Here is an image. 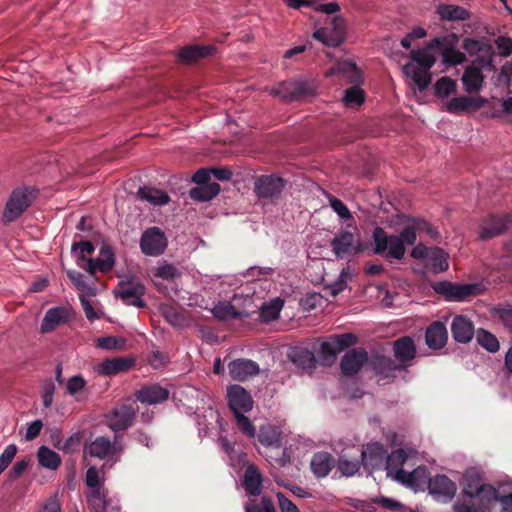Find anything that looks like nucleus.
<instances>
[{
  "instance_id": "54",
  "label": "nucleus",
  "mask_w": 512,
  "mask_h": 512,
  "mask_svg": "<svg viewBox=\"0 0 512 512\" xmlns=\"http://www.w3.org/2000/svg\"><path fill=\"white\" fill-rule=\"evenodd\" d=\"M428 258L431 260V266L437 272L445 271L449 267L447 255L441 249L431 251Z\"/></svg>"
},
{
  "instance_id": "21",
  "label": "nucleus",
  "mask_w": 512,
  "mask_h": 512,
  "mask_svg": "<svg viewBox=\"0 0 512 512\" xmlns=\"http://www.w3.org/2000/svg\"><path fill=\"white\" fill-rule=\"evenodd\" d=\"M228 371L233 380L245 381L260 371L259 365L249 359H236L228 364Z\"/></svg>"
},
{
  "instance_id": "55",
  "label": "nucleus",
  "mask_w": 512,
  "mask_h": 512,
  "mask_svg": "<svg viewBox=\"0 0 512 512\" xmlns=\"http://www.w3.org/2000/svg\"><path fill=\"white\" fill-rule=\"evenodd\" d=\"M86 387V380L81 375H75L68 379L66 383V393L79 400L78 395Z\"/></svg>"
},
{
  "instance_id": "49",
  "label": "nucleus",
  "mask_w": 512,
  "mask_h": 512,
  "mask_svg": "<svg viewBox=\"0 0 512 512\" xmlns=\"http://www.w3.org/2000/svg\"><path fill=\"white\" fill-rule=\"evenodd\" d=\"M153 275L157 278L173 281L181 276V271L173 264L164 263L155 268Z\"/></svg>"
},
{
  "instance_id": "29",
  "label": "nucleus",
  "mask_w": 512,
  "mask_h": 512,
  "mask_svg": "<svg viewBox=\"0 0 512 512\" xmlns=\"http://www.w3.org/2000/svg\"><path fill=\"white\" fill-rule=\"evenodd\" d=\"M114 254L109 246L100 249V255L96 260L88 259L86 270L90 275L96 271L107 272L114 266Z\"/></svg>"
},
{
  "instance_id": "13",
  "label": "nucleus",
  "mask_w": 512,
  "mask_h": 512,
  "mask_svg": "<svg viewBox=\"0 0 512 512\" xmlns=\"http://www.w3.org/2000/svg\"><path fill=\"white\" fill-rule=\"evenodd\" d=\"M227 399L233 414L246 413L253 408L251 395L240 385H230L227 388Z\"/></svg>"
},
{
  "instance_id": "36",
  "label": "nucleus",
  "mask_w": 512,
  "mask_h": 512,
  "mask_svg": "<svg viewBox=\"0 0 512 512\" xmlns=\"http://www.w3.org/2000/svg\"><path fill=\"white\" fill-rule=\"evenodd\" d=\"M462 485V493L469 498H474V495L484 484L482 483V476L479 471L471 468L465 472Z\"/></svg>"
},
{
  "instance_id": "22",
  "label": "nucleus",
  "mask_w": 512,
  "mask_h": 512,
  "mask_svg": "<svg viewBox=\"0 0 512 512\" xmlns=\"http://www.w3.org/2000/svg\"><path fill=\"white\" fill-rule=\"evenodd\" d=\"M169 395V390L159 384L146 385L135 392L136 399L148 405L162 403L169 398Z\"/></svg>"
},
{
  "instance_id": "58",
  "label": "nucleus",
  "mask_w": 512,
  "mask_h": 512,
  "mask_svg": "<svg viewBox=\"0 0 512 512\" xmlns=\"http://www.w3.org/2000/svg\"><path fill=\"white\" fill-rule=\"evenodd\" d=\"M327 197L331 208L341 219L348 220L353 218L348 207L340 199L331 194H328Z\"/></svg>"
},
{
  "instance_id": "64",
  "label": "nucleus",
  "mask_w": 512,
  "mask_h": 512,
  "mask_svg": "<svg viewBox=\"0 0 512 512\" xmlns=\"http://www.w3.org/2000/svg\"><path fill=\"white\" fill-rule=\"evenodd\" d=\"M462 48L471 56L484 51L485 44L473 38H465L462 42Z\"/></svg>"
},
{
  "instance_id": "60",
  "label": "nucleus",
  "mask_w": 512,
  "mask_h": 512,
  "mask_svg": "<svg viewBox=\"0 0 512 512\" xmlns=\"http://www.w3.org/2000/svg\"><path fill=\"white\" fill-rule=\"evenodd\" d=\"M338 70L347 75L351 82H358L361 78V72L355 63L344 61L338 65Z\"/></svg>"
},
{
  "instance_id": "25",
  "label": "nucleus",
  "mask_w": 512,
  "mask_h": 512,
  "mask_svg": "<svg viewBox=\"0 0 512 512\" xmlns=\"http://www.w3.org/2000/svg\"><path fill=\"white\" fill-rule=\"evenodd\" d=\"M428 489L430 494L452 499L457 491L456 484L446 475H436L429 480Z\"/></svg>"
},
{
  "instance_id": "52",
  "label": "nucleus",
  "mask_w": 512,
  "mask_h": 512,
  "mask_svg": "<svg viewBox=\"0 0 512 512\" xmlns=\"http://www.w3.org/2000/svg\"><path fill=\"white\" fill-rule=\"evenodd\" d=\"M246 512H276L274 503L267 497H262L258 502L251 500L245 506Z\"/></svg>"
},
{
  "instance_id": "42",
  "label": "nucleus",
  "mask_w": 512,
  "mask_h": 512,
  "mask_svg": "<svg viewBox=\"0 0 512 512\" xmlns=\"http://www.w3.org/2000/svg\"><path fill=\"white\" fill-rule=\"evenodd\" d=\"M284 301L276 298L264 303L260 309V319L262 322L268 323L279 317Z\"/></svg>"
},
{
  "instance_id": "18",
  "label": "nucleus",
  "mask_w": 512,
  "mask_h": 512,
  "mask_svg": "<svg viewBox=\"0 0 512 512\" xmlns=\"http://www.w3.org/2000/svg\"><path fill=\"white\" fill-rule=\"evenodd\" d=\"M450 330L452 338L460 344L472 341L476 331L473 322L466 315H457L452 319Z\"/></svg>"
},
{
  "instance_id": "1",
  "label": "nucleus",
  "mask_w": 512,
  "mask_h": 512,
  "mask_svg": "<svg viewBox=\"0 0 512 512\" xmlns=\"http://www.w3.org/2000/svg\"><path fill=\"white\" fill-rule=\"evenodd\" d=\"M442 46L443 40L434 38L428 42L426 48L410 51L409 57L412 62L403 66V73L413 80L420 91L426 90L431 84L430 69L434 66L436 58L430 50L440 49Z\"/></svg>"
},
{
  "instance_id": "5",
  "label": "nucleus",
  "mask_w": 512,
  "mask_h": 512,
  "mask_svg": "<svg viewBox=\"0 0 512 512\" xmlns=\"http://www.w3.org/2000/svg\"><path fill=\"white\" fill-rule=\"evenodd\" d=\"M477 505L456 502L453 505L455 512H491L493 505L498 501L499 492L490 484H484L474 495Z\"/></svg>"
},
{
  "instance_id": "19",
  "label": "nucleus",
  "mask_w": 512,
  "mask_h": 512,
  "mask_svg": "<svg viewBox=\"0 0 512 512\" xmlns=\"http://www.w3.org/2000/svg\"><path fill=\"white\" fill-rule=\"evenodd\" d=\"M512 224V215L506 214L503 216L490 215L484 220L481 230L480 238L482 240H488L502 234Z\"/></svg>"
},
{
  "instance_id": "20",
  "label": "nucleus",
  "mask_w": 512,
  "mask_h": 512,
  "mask_svg": "<svg viewBox=\"0 0 512 512\" xmlns=\"http://www.w3.org/2000/svg\"><path fill=\"white\" fill-rule=\"evenodd\" d=\"M368 362L375 373L384 379L393 380L396 371H403L396 360L382 354H373Z\"/></svg>"
},
{
  "instance_id": "41",
  "label": "nucleus",
  "mask_w": 512,
  "mask_h": 512,
  "mask_svg": "<svg viewBox=\"0 0 512 512\" xmlns=\"http://www.w3.org/2000/svg\"><path fill=\"white\" fill-rule=\"evenodd\" d=\"M424 227H427V231L430 235H433L434 230L433 228L425 221H417L414 222L413 225H408L404 227V229L401 231L398 238L401 239L402 245H413L416 242V229H422Z\"/></svg>"
},
{
  "instance_id": "33",
  "label": "nucleus",
  "mask_w": 512,
  "mask_h": 512,
  "mask_svg": "<svg viewBox=\"0 0 512 512\" xmlns=\"http://www.w3.org/2000/svg\"><path fill=\"white\" fill-rule=\"evenodd\" d=\"M213 315L219 320H229L241 317H248L249 312L245 309H237L230 302H219L212 309Z\"/></svg>"
},
{
  "instance_id": "8",
  "label": "nucleus",
  "mask_w": 512,
  "mask_h": 512,
  "mask_svg": "<svg viewBox=\"0 0 512 512\" xmlns=\"http://www.w3.org/2000/svg\"><path fill=\"white\" fill-rule=\"evenodd\" d=\"M87 449L92 457L99 459L115 458V461H118L123 452V445L118 436H115L113 442L107 437L99 436L90 443Z\"/></svg>"
},
{
  "instance_id": "50",
  "label": "nucleus",
  "mask_w": 512,
  "mask_h": 512,
  "mask_svg": "<svg viewBox=\"0 0 512 512\" xmlns=\"http://www.w3.org/2000/svg\"><path fill=\"white\" fill-rule=\"evenodd\" d=\"M443 63L450 66H455L466 61L464 53L456 50L454 47H444L441 49Z\"/></svg>"
},
{
  "instance_id": "43",
  "label": "nucleus",
  "mask_w": 512,
  "mask_h": 512,
  "mask_svg": "<svg viewBox=\"0 0 512 512\" xmlns=\"http://www.w3.org/2000/svg\"><path fill=\"white\" fill-rule=\"evenodd\" d=\"M476 340L482 348L490 353H495L500 348L497 337L483 328H480L476 331Z\"/></svg>"
},
{
  "instance_id": "59",
  "label": "nucleus",
  "mask_w": 512,
  "mask_h": 512,
  "mask_svg": "<svg viewBox=\"0 0 512 512\" xmlns=\"http://www.w3.org/2000/svg\"><path fill=\"white\" fill-rule=\"evenodd\" d=\"M92 489L93 490L90 493L89 500L93 508L96 509L97 512H108V503L105 500V495L100 490V486Z\"/></svg>"
},
{
  "instance_id": "37",
  "label": "nucleus",
  "mask_w": 512,
  "mask_h": 512,
  "mask_svg": "<svg viewBox=\"0 0 512 512\" xmlns=\"http://www.w3.org/2000/svg\"><path fill=\"white\" fill-rule=\"evenodd\" d=\"M137 195L141 200L156 206L165 205L170 201V197L164 190L153 187H141Z\"/></svg>"
},
{
  "instance_id": "62",
  "label": "nucleus",
  "mask_w": 512,
  "mask_h": 512,
  "mask_svg": "<svg viewBox=\"0 0 512 512\" xmlns=\"http://www.w3.org/2000/svg\"><path fill=\"white\" fill-rule=\"evenodd\" d=\"M320 354L325 362V364L333 363L336 359V356L338 354L334 344L329 339L328 341H325L320 346Z\"/></svg>"
},
{
  "instance_id": "4",
  "label": "nucleus",
  "mask_w": 512,
  "mask_h": 512,
  "mask_svg": "<svg viewBox=\"0 0 512 512\" xmlns=\"http://www.w3.org/2000/svg\"><path fill=\"white\" fill-rule=\"evenodd\" d=\"M135 417L136 408L130 400L115 405L105 416L107 426L115 433L127 430Z\"/></svg>"
},
{
  "instance_id": "7",
  "label": "nucleus",
  "mask_w": 512,
  "mask_h": 512,
  "mask_svg": "<svg viewBox=\"0 0 512 512\" xmlns=\"http://www.w3.org/2000/svg\"><path fill=\"white\" fill-rule=\"evenodd\" d=\"M168 245L165 233L158 227L146 229L140 238V248L143 254L157 257L162 255Z\"/></svg>"
},
{
  "instance_id": "23",
  "label": "nucleus",
  "mask_w": 512,
  "mask_h": 512,
  "mask_svg": "<svg viewBox=\"0 0 512 512\" xmlns=\"http://www.w3.org/2000/svg\"><path fill=\"white\" fill-rule=\"evenodd\" d=\"M362 463L365 468L379 469L386 461V450L380 443H371L361 451Z\"/></svg>"
},
{
  "instance_id": "16",
  "label": "nucleus",
  "mask_w": 512,
  "mask_h": 512,
  "mask_svg": "<svg viewBox=\"0 0 512 512\" xmlns=\"http://www.w3.org/2000/svg\"><path fill=\"white\" fill-rule=\"evenodd\" d=\"M487 99L481 96H458L452 98L446 103L445 109L451 114H462L465 112H475L484 107Z\"/></svg>"
},
{
  "instance_id": "28",
  "label": "nucleus",
  "mask_w": 512,
  "mask_h": 512,
  "mask_svg": "<svg viewBox=\"0 0 512 512\" xmlns=\"http://www.w3.org/2000/svg\"><path fill=\"white\" fill-rule=\"evenodd\" d=\"M335 465L336 460L333 455L324 451L315 453L310 463L311 470L317 478L326 477Z\"/></svg>"
},
{
  "instance_id": "56",
  "label": "nucleus",
  "mask_w": 512,
  "mask_h": 512,
  "mask_svg": "<svg viewBox=\"0 0 512 512\" xmlns=\"http://www.w3.org/2000/svg\"><path fill=\"white\" fill-rule=\"evenodd\" d=\"M236 425L239 430L249 438H254L256 435V428L244 413L234 414Z\"/></svg>"
},
{
  "instance_id": "26",
  "label": "nucleus",
  "mask_w": 512,
  "mask_h": 512,
  "mask_svg": "<svg viewBox=\"0 0 512 512\" xmlns=\"http://www.w3.org/2000/svg\"><path fill=\"white\" fill-rule=\"evenodd\" d=\"M484 75L480 67L474 64L468 65L461 77L464 91L467 93H476L481 90L484 83Z\"/></svg>"
},
{
  "instance_id": "24",
  "label": "nucleus",
  "mask_w": 512,
  "mask_h": 512,
  "mask_svg": "<svg viewBox=\"0 0 512 512\" xmlns=\"http://www.w3.org/2000/svg\"><path fill=\"white\" fill-rule=\"evenodd\" d=\"M426 344L429 348L438 350L443 348L448 340V332L445 324L441 321L432 322L425 332Z\"/></svg>"
},
{
  "instance_id": "40",
  "label": "nucleus",
  "mask_w": 512,
  "mask_h": 512,
  "mask_svg": "<svg viewBox=\"0 0 512 512\" xmlns=\"http://www.w3.org/2000/svg\"><path fill=\"white\" fill-rule=\"evenodd\" d=\"M286 452L287 448L280 443L276 446H271L268 449H265L264 455L271 466L274 468H283L287 463Z\"/></svg>"
},
{
  "instance_id": "2",
  "label": "nucleus",
  "mask_w": 512,
  "mask_h": 512,
  "mask_svg": "<svg viewBox=\"0 0 512 512\" xmlns=\"http://www.w3.org/2000/svg\"><path fill=\"white\" fill-rule=\"evenodd\" d=\"M37 190L32 187H18L10 194L5 205L2 219L5 223L17 220L32 204L37 196Z\"/></svg>"
},
{
  "instance_id": "12",
  "label": "nucleus",
  "mask_w": 512,
  "mask_h": 512,
  "mask_svg": "<svg viewBox=\"0 0 512 512\" xmlns=\"http://www.w3.org/2000/svg\"><path fill=\"white\" fill-rule=\"evenodd\" d=\"M393 354L402 370L411 366L416 357L415 342L410 336H402L393 342Z\"/></svg>"
},
{
  "instance_id": "30",
  "label": "nucleus",
  "mask_w": 512,
  "mask_h": 512,
  "mask_svg": "<svg viewBox=\"0 0 512 512\" xmlns=\"http://www.w3.org/2000/svg\"><path fill=\"white\" fill-rule=\"evenodd\" d=\"M134 365V360L128 357H117L101 362L97 372L102 375H115L129 370Z\"/></svg>"
},
{
  "instance_id": "34",
  "label": "nucleus",
  "mask_w": 512,
  "mask_h": 512,
  "mask_svg": "<svg viewBox=\"0 0 512 512\" xmlns=\"http://www.w3.org/2000/svg\"><path fill=\"white\" fill-rule=\"evenodd\" d=\"M212 52V46L192 45L182 48L177 55L182 63L189 64L210 55Z\"/></svg>"
},
{
  "instance_id": "45",
  "label": "nucleus",
  "mask_w": 512,
  "mask_h": 512,
  "mask_svg": "<svg viewBox=\"0 0 512 512\" xmlns=\"http://www.w3.org/2000/svg\"><path fill=\"white\" fill-rule=\"evenodd\" d=\"M431 479L429 470L425 466H419L411 472V488L415 491L424 490Z\"/></svg>"
},
{
  "instance_id": "53",
  "label": "nucleus",
  "mask_w": 512,
  "mask_h": 512,
  "mask_svg": "<svg viewBox=\"0 0 512 512\" xmlns=\"http://www.w3.org/2000/svg\"><path fill=\"white\" fill-rule=\"evenodd\" d=\"M330 340L334 344L338 353L357 343V337L352 333L333 335L330 337Z\"/></svg>"
},
{
  "instance_id": "6",
  "label": "nucleus",
  "mask_w": 512,
  "mask_h": 512,
  "mask_svg": "<svg viewBox=\"0 0 512 512\" xmlns=\"http://www.w3.org/2000/svg\"><path fill=\"white\" fill-rule=\"evenodd\" d=\"M437 294L450 301H464L470 296L479 295L481 292L478 284H459L450 281H440L432 285Z\"/></svg>"
},
{
  "instance_id": "32",
  "label": "nucleus",
  "mask_w": 512,
  "mask_h": 512,
  "mask_svg": "<svg viewBox=\"0 0 512 512\" xmlns=\"http://www.w3.org/2000/svg\"><path fill=\"white\" fill-rule=\"evenodd\" d=\"M290 362L303 370H310L316 367L317 360L306 348L290 347Z\"/></svg>"
},
{
  "instance_id": "63",
  "label": "nucleus",
  "mask_w": 512,
  "mask_h": 512,
  "mask_svg": "<svg viewBox=\"0 0 512 512\" xmlns=\"http://www.w3.org/2000/svg\"><path fill=\"white\" fill-rule=\"evenodd\" d=\"M371 501L372 503L379 504L383 508L394 512H400L404 508L401 502L384 496L374 497Z\"/></svg>"
},
{
  "instance_id": "46",
  "label": "nucleus",
  "mask_w": 512,
  "mask_h": 512,
  "mask_svg": "<svg viewBox=\"0 0 512 512\" xmlns=\"http://www.w3.org/2000/svg\"><path fill=\"white\" fill-rule=\"evenodd\" d=\"M456 82L448 76L441 77L435 83V95L440 98H446L456 92Z\"/></svg>"
},
{
  "instance_id": "27",
  "label": "nucleus",
  "mask_w": 512,
  "mask_h": 512,
  "mask_svg": "<svg viewBox=\"0 0 512 512\" xmlns=\"http://www.w3.org/2000/svg\"><path fill=\"white\" fill-rule=\"evenodd\" d=\"M317 84L312 79H299L290 82V101L309 100L316 95Z\"/></svg>"
},
{
  "instance_id": "35",
  "label": "nucleus",
  "mask_w": 512,
  "mask_h": 512,
  "mask_svg": "<svg viewBox=\"0 0 512 512\" xmlns=\"http://www.w3.org/2000/svg\"><path fill=\"white\" fill-rule=\"evenodd\" d=\"M243 485L249 494L253 496L260 495L262 490V476L255 465H249L246 468Z\"/></svg>"
},
{
  "instance_id": "11",
  "label": "nucleus",
  "mask_w": 512,
  "mask_h": 512,
  "mask_svg": "<svg viewBox=\"0 0 512 512\" xmlns=\"http://www.w3.org/2000/svg\"><path fill=\"white\" fill-rule=\"evenodd\" d=\"M73 318V310L67 306H58L46 311L40 332L43 334L54 331L57 327L67 324Z\"/></svg>"
},
{
  "instance_id": "61",
  "label": "nucleus",
  "mask_w": 512,
  "mask_h": 512,
  "mask_svg": "<svg viewBox=\"0 0 512 512\" xmlns=\"http://www.w3.org/2000/svg\"><path fill=\"white\" fill-rule=\"evenodd\" d=\"M18 448L15 444L8 445L0 455V475L8 468L16 456Z\"/></svg>"
},
{
  "instance_id": "57",
  "label": "nucleus",
  "mask_w": 512,
  "mask_h": 512,
  "mask_svg": "<svg viewBox=\"0 0 512 512\" xmlns=\"http://www.w3.org/2000/svg\"><path fill=\"white\" fill-rule=\"evenodd\" d=\"M337 467L342 475L351 477L358 472L360 463L358 460L351 461L346 459L344 456H341L338 460Z\"/></svg>"
},
{
  "instance_id": "10",
  "label": "nucleus",
  "mask_w": 512,
  "mask_h": 512,
  "mask_svg": "<svg viewBox=\"0 0 512 512\" xmlns=\"http://www.w3.org/2000/svg\"><path fill=\"white\" fill-rule=\"evenodd\" d=\"M285 184V179L275 175L259 176L254 181V192L258 198L273 199L280 195Z\"/></svg>"
},
{
  "instance_id": "14",
  "label": "nucleus",
  "mask_w": 512,
  "mask_h": 512,
  "mask_svg": "<svg viewBox=\"0 0 512 512\" xmlns=\"http://www.w3.org/2000/svg\"><path fill=\"white\" fill-rule=\"evenodd\" d=\"M332 251L337 258L344 259L350 255L361 252L359 246L355 245V236L350 231H340L330 242Z\"/></svg>"
},
{
  "instance_id": "31",
  "label": "nucleus",
  "mask_w": 512,
  "mask_h": 512,
  "mask_svg": "<svg viewBox=\"0 0 512 512\" xmlns=\"http://www.w3.org/2000/svg\"><path fill=\"white\" fill-rule=\"evenodd\" d=\"M436 12L443 21H465L471 17L467 9L454 4H440L437 6Z\"/></svg>"
},
{
  "instance_id": "38",
  "label": "nucleus",
  "mask_w": 512,
  "mask_h": 512,
  "mask_svg": "<svg viewBox=\"0 0 512 512\" xmlns=\"http://www.w3.org/2000/svg\"><path fill=\"white\" fill-rule=\"evenodd\" d=\"M220 192L218 183H210L203 186L194 187L190 190L189 195L193 200L205 202L209 201Z\"/></svg>"
},
{
  "instance_id": "51",
  "label": "nucleus",
  "mask_w": 512,
  "mask_h": 512,
  "mask_svg": "<svg viewBox=\"0 0 512 512\" xmlns=\"http://www.w3.org/2000/svg\"><path fill=\"white\" fill-rule=\"evenodd\" d=\"M161 314L174 327H181L185 323L184 316L173 306H162Z\"/></svg>"
},
{
  "instance_id": "48",
  "label": "nucleus",
  "mask_w": 512,
  "mask_h": 512,
  "mask_svg": "<svg viewBox=\"0 0 512 512\" xmlns=\"http://www.w3.org/2000/svg\"><path fill=\"white\" fill-rule=\"evenodd\" d=\"M365 100L364 91L358 86H352L345 91L343 101L347 107L360 106Z\"/></svg>"
},
{
  "instance_id": "44",
  "label": "nucleus",
  "mask_w": 512,
  "mask_h": 512,
  "mask_svg": "<svg viewBox=\"0 0 512 512\" xmlns=\"http://www.w3.org/2000/svg\"><path fill=\"white\" fill-rule=\"evenodd\" d=\"M259 441L264 445L265 449L271 446H276L281 442V433L274 427H263L259 433Z\"/></svg>"
},
{
  "instance_id": "47",
  "label": "nucleus",
  "mask_w": 512,
  "mask_h": 512,
  "mask_svg": "<svg viewBox=\"0 0 512 512\" xmlns=\"http://www.w3.org/2000/svg\"><path fill=\"white\" fill-rule=\"evenodd\" d=\"M407 453L403 449H396L390 455L386 454L385 468L389 473L403 466L407 460Z\"/></svg>"
},
{
  "instance_id": "15",
  "label": "nucleus",
  "mask_w": 512,
  "mask_h": 512,
  "mask_svg": "<svg viewBox=\"0 0 512 512\" xmlns=\"http://www.w3.org/2000/svg\"><path fill=\"white\" fill-rule=\"evenodd\" d=\"M116 293L127 305H133L139 308L145 306V303L142 300V297L145 294V287L138 281L119 283Z\"/></svg>"
},
{
  "instance_id": "9",
  "label": "nucleus",
  "mask_w": 512,
  "mask_h": 512,
  "mask_svg": "<svg viewBox=\"0 0 512 512\" xmlns=\"http://www.w3.org/2000/svg\"><path fill=\"white\" fill-rule=\"evenodd\" d=\"M331 27H321L313 33V37L329 47H338L345 37V20L334 16L330 20Z\"/></svg>"
},
{
  "instance_id": "17",
  "label": "nucleus",
  "mask_w": 512,
  "mask_h": 512,
  "mask_svg": "<svg viewBox=\"0 0 512 512\" xmlns=\"http://www.w3.org/2000/svg\"><path fill=\"white\" fill-rule=\"evenodd\" d=\"M368 360L369 356L364 348H353L342 357L340 362L341 371L345 376H354Z\"/></svg>"
},
{
  "instance_id": "3",
  "label": "nucleus",
  "mask_w": 512,
  "mask_h": 512,
  "mask_svg": "<svg viewBox=\"0 0 512 512\" xmlns=\"http://www.w3.org/2000/svg\"><path fill=\"white\" fill-rule=\"evenodd\" d=\"M373 252L377 255L385 254L388 258L401 260L406 252L402 241L396 235H388L382 227H376L372 233Z\"/></svg>"
},
{
  "instance_id": "39",
  "label": "nucleus",
  "mask_w": 512,
  "mask_h": 512,
  "mask_svg": "<svg viewBox=\"0 0 512 512\" xmlns=\"http://www.w3.org/2000/svg\"><path fill=\"white\" fill-rule=\"evenodd\" d=\"M37 458L42 467L50 470H56L61 464V458L58 453L46 446L39 447Z\"/></svg>"
}]
</instances>
